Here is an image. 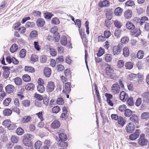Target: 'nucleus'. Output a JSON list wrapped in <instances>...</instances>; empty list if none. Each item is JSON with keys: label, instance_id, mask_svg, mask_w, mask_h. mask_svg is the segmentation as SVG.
Returning <instances> with one entry per match:
<instances>
[{"label": "nucleus", "instance_id": "nucleus-10", "mask_svg": "<svg viewBox=\"0 0 149 149\" xmlns=\"http://www.w3.org/2000/svg\"><path fill=\"white\" fill-rule=\"evenodd\" d=\"M128 97V95L124 91H122L120 94V100L123 102L126 101Z\"/></svg>", "mask_w": 149, "mask_h": 149}, {"label": "nucleus", "instance_id": "nucleus-36", "mask_svg": "<svg viewBox=\"0 0 149 149\" xmlns=\"http://www.w3.org/2000/svg\"><path fill=\"white\" fill-rule=\"evenodd\" d=\"M14 81L16 85L17 86H20L22 84V80L20 78L18 77L15 79Z\"/></svg>", "mask_w": 149, "mask_h": 149}, {"label": "nucleus", "instance_id": "nucleus-63", "mask_svg": "<svg viewBox=\"0 0 149 149\" xmlns=\"http://www.w3.org/2000/svg\"><path fill=\"white\" fill-rule=\"evenodd\" d=\"M121 34V31L119 29H116L114 32V34L117 38L119 37Z\"/></svg>", "mask_w": 149, "mask_h": 149}, {"label": "nucleus", "instance_id": "nucleus-1", "mask_svg": "<svg viewBox=\"0 0 149 149\" xmlns=\"http://www.w3.org/2000/svg\"><path fill=\"white\" fill-rule=\"evenodd\" d=\"M111 88V92L113 94L118 93L120 91V88L118 84H113L112 85Z\"/></svg>", "mask_w": 149, "mask_h": 149}, {"label": "nucleus", "instance_id": "nucleus-14", "mask_svg": "<svg viewBox=\"0 0 149 149\" xmlns=\"http://www.w3.org/2000/svg\"><path fill=\"white\" fill-rule=\"evenodd\" d=\"M131 34L134 37H137L141 33V31L139 29H136L131 31Z\"/></svg>", "mask_w": 149, "mask_h": 149}, {"label": "nucleus", "instance_id": "nucleus-35", "mask_svg": "<svg viewBox=\"0 0 149 149\" xmlns=\"http://www.w3.org/2000/svg\"><path fill=\"white\" fill-rule=\"evenodd\" d=\"M12 113V110L8 109H6L3 111V114L4 116H10Z\"/></svg>", "mask_w": 149, "mask_h": 149}, {"label": "nucleus", "instance_id": "nucleus-55", "mask_svg": "<svg viewBox=\"0 0 149 149\" xmlns=\"http://www.w3.org/2000/svg\"><path fill=\"white\" fill-rule=\"evenodd\" d=\"M23 87H22L21 88L20 90L17 93V95L19 96L20 97L22 98V97H23V96L22 95L23 93H24V88Z\"/></svg>", "mask_w": 149, "mask_h": 149}, {"label": "nucleus", "instance_id": "nucleus-30", "mask_svg": "<svg viewBox=\"0 0 149 149\" xmlns=\"http://www.w3.org/2000/svg\"><path fill=\"white\" fill-rule=\"evenodd\" d=\"M142 97L143 100L146 101L149 100V92H147L143 93L142 94Z\"/></svg>", "mask_w": 149, "mask_h": 149}, {"label": "nucleus", "instance_id": "nucleus-8", "mask_svg": "<svg viewBox=\"0 0 149 149\" xmlns=\"http://www.w3.org/2000/svg\"><path fill=\"white\" fill-rule=\"evenodd\" d=\"M70 83L68 82L65 83V88L63 89V92L66 93H69L71 91Z\"/></svg>", "mask_w": 149, "mask_h": 149}, {"label": "nucleus", "instance_id": "nucleus-29", "mask_svg": "<svg viewBox=\"0 0 149 149\" xmlns=\"http://www.w3.org/2000/svg\"><path fill=\"white\" fill-rule=\"evenodd\" d=\"M11 140L14 143H17L19 141L18 137L16 135L12 136L11 137Z\"/></svg>", "mask_w": 149, "mask_h": 149}, {"label": "nucleus", "instance_id": "nucleus-18", "mask_svg": "<svg viewBox=\"0 0 149 149\" xmlns=\"http://www.w3.org/2000/svg\"><path fill=\"white\" fill-rule=\"evenodd\" d=\"M45 21L44 19L42 18L38 19L36 21L37 26L40 27L43 26L45 24Z\"/></svg>", "mask_w": 149, "mask_h": 149}, {"label": "nucleus", "instance_id": "nucleus-11", "mask_svg": "<svg viewBox=\"0 0 149 149\" xmlns=\"http://www.w3.org/2000/svg\"><path fill=\"white\" fill-rule=\"evenodd\" d=\"M31 117L30 116H24L21 118V120L23 123H26L30 122L31 120Z\"/></svg>", "mask_w": 149, "mask_h": 149}, {"label": "nucleus", "instance_id": "nucleus-13", "mask_svg": "<svg viewBox=\"0 0 149 149\" xmlns=\"http://www.w3.org/2000/svg\"><path fill=\"white\" fill-rule=\"evenodd\" d=\"M14 88V86L11 84H8L5 88L6 92L8 93H13Z\"/></svg>", "mask_w": 149, "mask_h": 149}, {"label": "nucleus", "instance_id": "nucleus-20", "mask_svg": "<svg viewBox=\"0 0 149 149\" xmlns=\"http://www.w3.org/2000/svg\"><path fill=\"white\" fill-rule=\"evenodd\" d=\"M44 73L46 77H49L51 73L50 69L48 67H45L44 70Z\"/></svg>", "mask_w": 149, "mask_h": 149}, {"label": "nucleus", "instance_id": "nucleus-44", "mask_svg": "<svg viewBox=\"0 0 149 149\" xmlns=\"http://www.w3.org/2000/svg\"><path fill=\"white\" fill-rule=\"evenodd\" d=\"M22 79L23 80L26 82H29L31 80V78L29 76L28 74H24L23 76Z\"/></svg>", "mask_w": 149, "mask_h": 149}, {"label": "nucleus", "instance_id": "nucleus-46", "mask_svg": "<svg viewBox=\"0 0 149 149\" xmlns=\"http://www.w3.org/2000/svg\"><path fill=\"white\" fill-rule=\"evenodd\" d=\"M11 122L10 120L8 119H6L4 120L3 123V125H4L6 127L8 128L9 125H10Z\"/></svg>", "mask_w": 149, "mask_h": 149}, {"label": "nucleus", "instance_id": "nucleus-41", "mask_svg": "<svg viewBox=\"0 0 149 149\" xmlns=\"http://www.w3.org/2000/svg\"><path fill=\"white\" fill-rule=\"evenodd\" d=\"M42 145V143L41 141H36L34 144V148L36 149H39Z\"/></svg>", "mask_w": 149, "mask_h": 149}, {"label": "nucleus", "instance_id": "nucleus-53", "mask_svg": "<svg viewBox=\"0 0 149 149\" xmlns=\"http://www.w3.org/2000/svg\"><path fill=\"white\" fill-rule=\"evenodd\" d=\"M58 146L61 147L63 148H66V147L68 146V143H67L65 141H63L60 143L58 145Z\"/></svg>", "mask_w": 149, "mask_h": 149}, {"label": "nucleus", "instance_id": "nucleus-26", "mask_svg": "<svg viewBox=\"0 0 149 149\" xmlns=\"http://www.w3.org/2000/svg\"><path fill=\"white\" fill-rule=\"evenodd\" d=\"M141 118L145 120H147L149 118V112H145L142 113L141 115Z\"/></svg>", "mask_w": 149, "mask_h": 149}, {"label": "nucleus", "instance_id": "nucleus-16", "mask_svg": "<svg viewBox=\"0 0 149 149\" xmlns=\"http://www.w3.org/2000/svg\"><path fill=\"white\" fill-rule=\"evenodd\" d=\"M109 5V2L107 0H104L100 2L98 6L100 7H108Z\"/></svg>", "mask_w": 149, "mask_h": 149}, {"label": "nucleus", "instance_id": "nucleus-5", "mask_svg": "<svg viewBox=\"0 0 149 149\" xmlns=\"http://www.w3.org/2000/svg\"><path fill=\"white\" fill-rule=\"evenodd\" d=\"M55 85L54 82L49 81L48 82L46 88V91L48 92H52L54 89Z\"/></svg>", "mask_w": 149, "mask_h": 149}, {"label": "nucleus", "instance_id": "nucleus-7", "mask_svg": "<svg viewBox=\"0 0 149 149\" xmlns=\"http://www.w3.org/2000/svg\"><path fill=\"white\" fill-rule=\"evenodd\" d=\"M121 51V49L118 45L115 46L113 47V52L114 55L120 54Z\"/></svg>", "mask_w": 149, "mask_h": 149}, {"label": "nucleus", "instance_id": "nucleus-12", "mask_svg": "<svg viewBox=\"0 0 149 149\" xmlns=\"http://www.w3.org/2000/svg\"><path fill=\"white\" fill-rule=\"evenodd\" d=\"M60 126V124L59 121L55 120L53 121L51 124V127L53 129L58 128Z\"/></svg>", "mask_w": 149, "mask_h": 149}, {"label": "nucleus", "instance_id": "nucleus-9", "mask_svg": "<svg viewBox=\"0 0 149 149\" xmlns=\"http://www.w3.org/2000/svg\"><path fill=\"white\" fill-rule=\"evenodd\" d=\"M2 68L4 70L3 72V77L5 79H6L8 77L10 72V69L7 66H3Z\"/></svg>", "mask_w": 149, "mask_h": 149}, {"label": "nucleus", "instance_id": "nucleus-17", "mask_svg": "<svg viewBox=\"0 0 149 149\" xmlns=\"http://www.w3.org/2000/svg\"><path fill=\"white\" fill-rule=\"evenodd\" d=\"M126 26L127 28L128 29L132 31L135 29V26L134 24L132 22H128L126 24Z\"/></svg>", "mask_w": 149, "mask_h": 149}, {"label": "nucleus", "instance_id": "nucleus-50", "mask_svg": "<svg viewBox=\"0 0 149 149\" xmlns=\"http://www.w3.org/2000/svg\"><path fill=\"white\" fill-rule=\"evenodd\" d=\"M114 23L115 26L118 29L120 28L122 25L121 22L117 20L114 21Z\"/></svg>", "mask_w": 149, "mask_h": 149}, {"label": "nucleus", "instance_id": "nucleus-31", "mask_svg": "<svg viewBox=\"0 0 149 149\" xmlns=\"http://www.w3.org/2000/svg\"><path fill=\"white\" fill-rule=\"evenodd\" d=\"M118 122L119 124L123 126L125 123V120L122 117H119L118 119Z\"/></svg>", "mask_w": 149, "mask_h": 149}, {"label": "nucleus", "instance_id": "nucleus-54", "mask_svg": "<svg viewBox=\"0 0 149 149\" xmlns=\"http://www.w3.org/2000/svg\"><path fill=\"white\" fill-rule=\"evenodd\" d=\"M104 53V49L100 47V48L97 54V56L100 57L102 56Z\"/></svg>", "mask_w": 149, "mask_h": 149}, {"label": "nucleus", "instance_id": "nucleus-21", "mask_svg": "<svg viewBox=\"0 0 149 149\" xmlns=\"http://www.w3.org/2000/svg\"><path fill=\"white\" fill-rule=\"evenodd\" d=\"M60 41L62 45L65 46L67 44V38L65 36H63L61 37Z\"/></svg>", "mask_w": 149, "mask_h": 149}, {"label": "nucleus", "instance_id": "nucleus-32", "mask_svg": "<svg viewBox=\"0 0 149 149\" xmlns=\"http://www.w3.org/2000/svg\"><path fill=\"white\" fill-rule=\"evenodd\" d=\"M132 111L128 109H126L125 110L124 115L125 116L129 117L132 114Z\"/></svg>", "mask_w": 149, "mask_h": 149}, {"label": "nucleus", "instance_id": "nucleus-62", "mask_svg": "<svg viewBox=\"0 0 149 149\" xmlns=\"http://www.w3.org/2000/svg\"><path fill=\"white\" fill-rule=\"evenodd\" d=\"M51 21L52 23L54 24H58L60 23L59 19L56 17L52 18Z\"/></svg>", "mask_w": 149, "mask_h": 149}, {"label": "nucleus", "instance_id": "nucleus-61", "mask_svg": "<svg viewBox=\"0 0 149 149\" xmlns=\"http://www.w3.org/2000/svg\"><path fill=\"white\" fill-rule=\"evenodd\" d=\"M47 60V57L45 55H42L41 56L40 58V62L42 63H45Z\"/></svg>", "mask_w": 149, "mask_h": 149}, {"label": "nucleus", "instance_id": "nucleus-47", "mask_svg": "<svg viewBox=\"0 0 149 149\" xmlns=\"http://www.w3.org/2000/svg\"><path fill=\"white\" fill-rule=\"evenodd\" d=\"M26 52L25 49H21L19 53L20 57L21 58H24L26 56Z\"/></svg>", "mask_w": 149, "mask_h": 149}, {"label": "nucleus", "instance_id": "nucleus-37", "mask_svg": "<svg viewBox=\"0 0 149 149\" xmlns=\"http://www.w3.org/2000/svg\"><path fill=\"white\" fill-rule=\"evenodd\" d=\"M25 71L29 72H34V68L30 66H26L25 68Z\"/></svg>", "mask_w": 149, "mask_h": 149}, {"label": "nucleus", "instance_id": "nucleus-33", "mask_svg": "<svg viewBox=\"0 0 149 149\" xmlns=\"http://www.w3.org/2000/svg\"><path fill=\"white\" fill-rule=\"evenodd\" d=\"M144 53L143 51L142 50L138 51L137 54V57L139 59H142L143 57Z\"/></svg>", "mask_w": 149, "mask_h": 149}, {"label": "nucleus", "instance_id": "nucleus-34", "mask_svg": "<svg viewBox=\"0 0 149 149\" xmlns=\"http://www.w3.org/2000/svg\"><path fill=\"white\" fill-rule=\"evenodd\" d=\"M95 90V93L98 99L99 100V102L101 101V97L100 95L99 92L98 90V88L96 84L94 85Z\"/></svg>", "mask_w": 149, "mask_h": 149}, {"label": "nucleus", "instance_id": "nucleus-39", "mask_svg": "<svg viewBox=\"0 0 149 149\" xmlns=\"http://www.w3.org/2000/svg\"><path fill=\"white\" fill-rule=\"evenodd\" d=\"M38 60V56L35 54H32L31 57V61L32 63L37 61Z\"/></svg>", "mask_w": 149, "mask_h": 149}, {"label": "nucleus", "instance_id": "nucleus-6", "mask_svg": "<svg viewBox=\"0 0 149 149\" xmlns=\"http://www.w3.org/2000/svg\"><path fill=\"white\" fill-rule=\"evenodd\" d=\"M126 130L128 133H131L134 130V126L133 124L131 123H129L126 126Z\"/></svg>", "mask_w": 149, "mask_h": 149}, {"label": "nucleus", "instance_id": "nucleus-19", "mask_svg": "<svg viewBox=\"0 0 149 149\" xmlns=\"http://www.w3.org/2000/svg\"><path fill=\"white\" fill-rule=\"evenodd\" d=\"M132 14L131 10H127L124 13L125 17L126 19H129L132 17Z\"/></svg>", "mask_w": 149, "mask_h": 149}, {"label": "nucleus", "instance_id": "nucleus-2", "mask_svg": "<svg viewBox=\"0 0 149 149\" xmlns=\"http://www.w3.org/2000/svg\"><path fill=\"white\" fill-rule=\"evenodd\" d=\"M105 71V73L109 77H111V78H113V70L112 68L110 67V66L108 65L107 66H106Z\"/></svg>", "mask_w": 149, "mask_h": 149}, {"label": "nucleus", "instance_id": "nucleus-52", "mask_svg": "<svg viewBox=\"0 0 149 149\" xmlns=\"http://www.w3.org/2000/svg\"><path fill=\"white\" fill-rule=\"evenodd\" d=\"M125 66L127 69H131L133 67V64L131 62H128L126 63Z\"/></svg>", "mask_w": 149, "mask_h": 149}, {"label": "nucleus", "instance_id": "nucleus-15", "mask_svg": "<svg viewBox=\"0 0 149 149\" xmlns=\"http://www.w3.org/2000/svg\"><path fill=\"white\" fill-rule=\"evenodd\" d=\"M138 142L139 145L143 146L147 145L148 141L145 138H139L138 140Z\"/></svg>", "mask_w": 149, "mask_h": 149}, {"label": "nucleus", "instance_id": "nucleus-23", "mask_svg": "<svg viewBox=\"0 0 149 149\" xmlns=\"http://www.w3.org/2000/svg\"><path fill=\"white\" fill-rule=\"evenodd\" d=\"M130 120L135 124L138 123V117L135 114L132 115L130 118Z\"/></svg>", "mask_w": 149, "mask_h": 149}, {"label": "nucleus", "instance_id": "nucleus-4", "mask_svg": "<svg viewBox=\"0 0 149 149\" xmlns=\"http://www.w3.org/2000/svg\"><path fill=\"white\" fill-rule=\"evenodd\" d=\"M139 130L138 129H136L135 132L132 134L130 135L129 138L131 140H134L136 139L139 136Z\"/></svg>", "mask_w": 149, "mask_h": 149}, {"label": "nucleus", "instance_id": "nucleus-24", "mask_svg": "<svg viewBox=\"0 0 149 149\" xmlns=\"http://www.w3.org/2000/svg\"><path fill=\"white\" fill-rule=\"evenodd\" d=\"M123 9L121 8L118 7L116 8L114 11V13L116 15H120L122 13Z\"/></svg>", "mask_w": 149, "mask_h": 149}, {"label": "nucleus", "instance_id": "nucleus-51", "mask_svg": "<svg viewBox=\"0 0 149 149\" xmlns=\"http://www.w3.org/2000/svg\"><path fill=\"white\" fill-rule=\"evenodd\" d=\"M24 130L20 127L18 128L16 131V133L19 135H22L24 134Z\"/></svg>", "mask_w": 149, "mask_h": 149}, {"label": "nucleus", "instance_id": "nucleus-59", "mask_svg": "<svg viewBox=\"0 0 149 149\" xmlns=\"http://www.w3.org/2000/svg\"><path fill=\"white\" fill-rule=\"evenodd\" d=\"M124 65V62L123 60H119L118 62V66L119 68H121Z\"/></svg>", "mask_w": 149, "mask_h": 149}, {"label": "nucleus", "instance_id": "nucleus-48", "mask_svg": "<svg viewBox=\"0 0 149 149\" xmlns=\"http://www.w3.org/2000/svg\"><path fill=\"white\" fill-rule=\"evenodd\" d=\"M56 46L57 47V49L59 52L60 53L63 52L64 51L63 48L61 47L59 43L56 44Z\"/></svg>", "mask_w": 149, "mask_h": 149}, {"label": "nucleus", "instance_id": "nucleus-28", "mask_svg": "<svg viewBox=\"0 0 149 149\" xmlns=\"http://www.w3.org/2000/svg\"><path fill=\"white\" fill-rule=\"evenodd\" d=\"M123 55L125 57H127L129 54V50L127 47H125L123 49Z\"/></svg>", "mask_w": 149, "mask_h": 149}, {"label": "nucleus", "instance_id": "nucleus-42", "mask_svg": "<svg viewBox=\"0 0 149 149\" xmlns=\"http://www.w3.org/2000/svg\"><path fill=\"white\" fill-rule=\"evenodd\" d=\"M30 37L32 38L37 37L38 36V32L36 30H33L32 31L30 34Z\"/></svg>", "mask_w": 149, "mask_h": 149}, {"label": "nucleus", "instance_id": "nucleus-25", "mask_svg": "<svg viewBox=\"0 0 149 149\" xmlns=\"http://www.w3.org/2000/svg\"><path fill=\"white\" fill-rule=\"evenodd\" d=\"M38 91L40 93H42L45 91V88L42 84L38 85L37 86Z\"/></svg>", "mask_w": 149, "mask_h": 149}, {"label": "nucleus", "instance_id": "nucleus-57", "mask_svg": "<svg viewBox=\"0 0 149 149\" xmlns=\"http://www.w3.org/2000/svg\"><path fill=\"white\" fill-rule=\"evenodd\" d=\"M16 127L15 125L11 122L7 128L9 130H12L16 129Z\"/></svg>", "mask_w": 149, "mask_h": 149}, {"label": "nucleus", "instance_id": "nucleus-56", "mask_svg": "<svg viewBox=\"0 0 149 149\" xmlns=\"http://www.w3.org/2000/svg\"><path fill=\"white\" fill-rule=\"evenodd\" d=\"M129 41V39L127 37H124L121 39V42L123 44H126Z\"/></svg>", "mask_w": 149, "mask_h": 149}, {"label": "nucleus", "instance_id": "nucleus-49", "mask_svg": "<svg viewBox=\"0 0 149 149\" xmlns=\"http://www.w3.org/2000/svg\"><path fill=\"white\" fill-rule=\"evenodd\" d=\"M11 101V99L10 97L6 99L3 102V104L6 106H8Z\"/></svg>", "mask_w": 149, "mask_h": 149}, {"label": "nucleus", "instance_id": "nucleus-58", "mask_svg": "<svg viewBox=\"0 0 149 149\" xmlns=\"http://www.w3.org/2000/svg\"><path fill=\"white\" fill-rule=\"evenodd\" d=\"M127 103L128 105L132 106L133 105L134 102L133 100V98L132 97H130L127 100Z\"/></svg>", "mask_w": 149, "mask_h": 149}, {"label": "nucleus", "instance_id": "nucleus-40", "mask_svg": "<svg viewBox=\"0 0 149 149\" xmlns=\"http://www.w3.org/2000/svg\"><path fill=\"white\" fill-rule=\"evenodd\" d=\"M53 15V14L49 13L46 12L44 13V17L47 19H50Z\"/></svg>", "mask_w": 149, "mask_h": 149}, {"label": "nucleus", "instance_id": "nucleus-27", "mask_svg": "<svg viewBox=\"0 0 149 149\" xmlns=\"http://www.w3.org/2000/svg\"><path fill=\"white\" fill-rule=\"evenodd\" d=\"M34 88V85L32 83H29L25 86V88L27 90H33Z\"/></svg>", "mask_w": 149, "mask_h": 149}, {"label": "nucleus", "instance_id": "nucleus-64", "mask_svg": "<svg viewBox=\"0 0 149 149\" xmlns=\"http://www.w3.org/2000/svg\"><path fill=\"white\" fill-rule=\"evenodd\" d=\"M13 144L11 142L7 143L6 144V147L7 149H12Z\"/></svg>", "mask_w": 149, "mask_h": 149}, {"label": "nucleus", "instance_id": "nucleus-60", "mask_svg": "<svg viewBox=\"0 0 149 149\" xmlns=\"http://www.w3.org/2000/svg\"><path fill=\"white\" fill-rule=\"evenodd\" d=\"M36 115L38 116V118L41 121L43 120V114L42 112H39L38 113H36Z\"/></svg>", "mask_w": 149, "mask_h": 149}, {"label": "nucleus", "instance_id": "nucleus-38", "mask_svg": "<svg viewBox=\"0 0 149 149\" xmlns=\"http://www.w3.org/2000/svg\"><path fill=\"white\" fill-rule=\"evenodd\" d=\"M104 58L105 61L107 62H110L112 59V56L110 54H105L104 55Z\"/></svg>", "mask_w": 149, "mask_h": 149}, {"label": "nucleus", "instance_id": "nucleus-3", "mask_svg": "<svg viewBox=\"0 0 149 149\" xmlns=\"http://www.w3.org/2000/svg\"><path fill=\"white\" fill-rule=\"evenodd\" d=\"M58 136H56V140L57 141H66L67 139L66 135L63 133H59L58 132Z\"/></svg>", "mask_w": 149, "mask_h": 149}, {"label": "nucleus", "instance_id": "nucleus-45", "mask_svg": "<svg viewBox=\"0 0 149 149\" xmlns=\"http://www.w3.org/2000/svg\"><path fill=\"white\" fill-rule=\"evenodd\" d=\"M17 49V45L16 44H13L11 46L10 50L12 53H14L16 51Z\"/></svg>", "mask_w": 149, "mask_h": 149}, {"label": "nucleus", "instance_id": "nucleus-43", "mask_svg": "<svg viewBox=\"0 0 149 149\" xmlns=\"http://www.w3.org/2000/svg\"><path fill=\"white\" fill-rule=\"evenodd\" d=\"M61 109L58 106H55L53 107L52 109V112L53 113H58L60 110Z\"/></svg>", "mask_w": 149, "mask_h": 149}, {"label": "nucleus", "instance_id": "nucleus-22", "mask_svg": "<svg viewBox=\"0 0 149 149\" xmlns=\"http://www.w3.org/2000/svg\"><path fill=\"white\" fill-rule=\"evenodd\" d=\"M22 142L24 145L27 147L31 146L32 145L31 143L28 141V138L26 137L23 139Z\"/></svg>", "mask_w": 149, "mask_h": 149}]
</instances>
